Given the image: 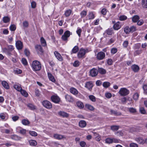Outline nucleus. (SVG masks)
<instances>
[{"label": "nucleus", "mask_w": 147, "mask_h": 147, "mask_svg": "<svg viewBox=\"0 0 147 147\" xmlns=\"http://www.w3.org/2000/svg\"><path fill=\"white\" fill-rule=\"evenodd\" d=\"M32 68L34 71H38L41 68V64L39 61L35 60L33 61L32 64Z\"/></svg>", "instance_id": "nucleus-1"}, {"label": "nucleus", "mask_w": 147, "mask_h": 147, "mask_svg": "<svg viewBox=\"0 0 147 147\" xmlns=\"http://www.w3.org/2000/svg\"><path fill=\"white\" fill-rule=\"evenodd\" d=\"M88 49L85 50L83 48L80 49L77 54L78 57L79 58H83L85 57V54L88 52Z\"/></svg>", "instance_id": "nucleus-2"}, {"label": "nucleus", "mask_w": 147, "mask_h": 147, "mask_svg": "<svg viewBox=\"0 0 147 147\" xmlns=\"http://www.w3.org/2000/svg\"><path fill=\"white\" fill-rule=\"evenodd\" d=\"M14 49L13 46L12 45H9L7 46V48H4L3 49V51L7 55L11 56L12 54L11 52Z\"/></svg>", "instance_id": "nucleus-3"}, {"label": "nucleus", "mask_w": 147, "mask_h": 147, "mask_svg": "<svg viewBox=\"0 0 147 147\" xmlns=\"http://www.w3.org/2000/svg\"><path fill=\"white\" fill-rule=\"evenodd\" d=\"M72 34V33L69 30H66L65 31L64 34L62 36L61 38L64 41H67L68 38H69L70 35Z\"/></svg>", "instance_id": "nucleus-4"}, {"label": "nucleus", "mask_w": 147, "mask_h": 147, "mask_svg": "<svg viewBox=\"0 0 147 147\" xmlns=\"http://www.w3.org/2000/svg\"><path fill=\"white\" fill-rule=\"evenodd\" d=\"M42 104L43 106L47 109H50L52 107V104L48 100H45L43 101Z\"/></svg>", "instance_id": "nucleus-5"}, {"label": "nucleus", "mask_w": 147, "mask_h": 147, "mask_svg": "<svg viewBox=\"0 0 147 147\" xmlns=\"http://www.w3.org/2000/svg\"><path fill=\"white\" fill-rule=\"evenodd\" d=\"M119 93L122 96H125L128 94L129 91L125 88H121L119 92Z\"/></svg>", "instance_id": "nucleus-6"}, {"label": "nucleus", "mask_w": 147, "mask_h": 147, "mask_svg": "<svg viewBox=\"0 0 147 147\" xmlns=\"http://www.w3.org/2000/svg\"><path fill=\"white\" fill-rule=\"evenodd\" d=\"M105 56V53L102 51H100L97 53L96 58L98 60H101L103 59Z\"/></svg>", "instance_id": "nucleus-7"}, {"label": "nucleus", "mask_w": 147, "mask_h": 147, "mask_svg": "<svg viewBox=\"0 0 147 147\" xmlns=\"http://www.w3.org/2000/svg\"><path fill=\"white\" fill-rule=\"evenodd\" d=\"M51 100L56 103H59L60 100V98L57 96L53 95L51 97Z\"/></svg>", "instance_id": "nucleus-8"}, {"label": "nucleus", "mask_w": 147, "mask_h": 147, "mask_svg": "<svg viewBox=\"0 0 147 147\" xmlns=\"http://www.w3.org/2000/svg\"><path fill=\"white\" fill-rule=\"evenodd\" d=\"M58 114L60 116L63 118H68L69 116V114L68 113L62 111H59Z\"/></svg>", "instance_id": "nucleus-9"}, {"label": "nucleus", "mask_w": 147, "mask_h": 147, "mask_svg": "<svg viewBox=\"0 0 147 147\" xmlns=\"http://www.w3.org/2000/svg\"><path fill=\"white\" fill-rule=\"evenodd\" d=\"M90 73L92 77H95L97 75L98 71L97 69L93 68L90 70Z\"/></svg>", "instance_id": "nucleus-10"}, {"label": "nucleus", "mask_w": 147, "mask_h": 147, "mask_svg": "<svg viewBox=\"0 0 147 147\" xmlns=\"http://www.w3.org/2000/svg\"><path fill=\"white\" fill-rule=\"evenodd\" d=\"M16 46L17 49L18 50H21L23 48V44L20 41H17L16 43Z\"/></svg>", "instance_id": "nucleus-11"}, {"label": "nucleus", "mask_w": 147, "mask_h": 147, "mask_svg": "<svg viewBox=\"0 0 147 147\" xmlns=\"http://www.w3.org/2000/svg\"><path fill=\"white\" fill-rule=\"evenodd\" d=\"M35 49L38 54L40 53H42L43 52V49L40 45H36L35 46Z\"/></svg>", "instance_id": "nucleus-12"}, {"label": "nucleus", "mask_w": 147, "mask_h": 147, "mask_svg": "<svg viewBox=\"0 0 147 147\" xmlns=\"http://www.w3.org/2000/svg\"><path fill=\"white\" fill-rule=\"evenodd\" d=\"M131 68L135 72H137L140 69L139 66L136 65H133L131 66Z\"/></svg>", "instance_id": "nucleus-13"}, {"label": "nucleus", "mask_w": 147, "mask_h": 147, "mask_svg": "<svg viewBox=\"0 0 147 147\" xmlns=\"http://www.w3.org/2000/svg\"><path fill=\"white\" fill-rule=\"evenodd\" d=\"M135 140L139 144H143L145 143V140H144L143 138H136Z\"/></svg>", "instance_id": "nucleus-14"}, {"label": "nucleus", "mask_w": 147, "mask_h": 147, "mask_svg": "<svg viewBox=\"0 0 147 147\" xmlns=\"http://www.w3.org/2000/svg\"><path fill=\"white\" fill-rule=\"evenodd\" d=\"M93 86V85L91 81L87 82L85 84V87L89 90L92 89Z\"/></svg>", "instance_id": "nucleus-15"}, {"label": "nucleus", "mask_w": 147, "mask_h": 147, "mask_svg": "<svg viewBox=\"0 0 147 147\" xmlns=\"http://www.w3.org/2000/svg\"><path fill=\"white\" fill-rule=\"evenodd\" d=\"M65 98L67 101L69 102H72L74 101L73 97L69 95L66 94L65 96Z\"/></svg>", "instance_id": "nucleus-16"}, {"label": "nucleus", "mask_w": 147, "mask_h": 147, "mask_svg": "<svg viewBox=\"0 0 147 147\" xmlns=\"http://www.w3.org/2000/svg\"><path fill=\"white\" fill-rule=\"evenodd\" d=\"M54 54L56 58L59 61H62L63 59L61 55L57 51L54 52Z\"/></svg>", "instance_id": "nucleus-17"}, {"label": "nucleus", "mask_w": 147, "mask_h": 147, "mask_svg": "<svg viewBox=\"0 0 147 147\" xmlns=\"http://www.w3.org/2000/svg\"><path fill=\"white\" fill-rule=\"evenodd\" d=\"M121 27V26L120 25V23L119 22L115 24L113 26V29L115 30H118Z\"/></svg>", "instance_id": "nucleus-18"}, {"label": "nucleus", "mask_w": 147, "mask_h": 147, "mask_svg": "<svg viewBox=\"0 0 147 147\" xmlns=\"http://www.w3.org/2000/svg\"><path fill=\"white\" fill-rule=\"evenodd\" d=\"M79 125L80 127L84 128L86 126V123L85 121L81 120L79 122Z\"/></svg>", "instance_id": "nucleus-19"}, {"label": "nucleus", "mask_w": 147, "mask_h": 147, "mask_svg": "<svg viewBox=\"0 0 147 147\" xmlns=\"http://www.w3.org/2000/svg\"><path fill=\"white\" fill-rule=\"evenodd\" d=\"M47 74L49 80L53 82H55V80L52 74L49 72Z\"/></svg>", "instance_id": "nucleus-20"}, {"label": "nucleus", "mask_w": 147, "mask_h": 147, "mask_svg": "<svg viewBox=\"0 0 147 147\" xmlns=\"http://www.w3.org/2000/svg\"><path fill=\"white\" fill-rule=\"evenodd\" d=\"M110 112L111 114L114 115L115 116H120L121 114L120 112H117L116 111H115L112 109H111Z\"/></svg>", "instance_id": "nucleus-21"}, {"label": "nucleus", "mask_w": 147, "mask_h": 147, "mask_svg": "<svg viewBox=\"0 0 147 147\" xmlns=\"http://www.w3.org/2000/svg\"><path fill=\"white\" fill-rule=\"evenodd\" d=\"M70 92L74 95H76L78 94V90L75 88L73 87L71 88L70 89Z\"/></svg>", "instance_id": "nucleus-22"}, {"label": "nucleus", "mask_w": 147, "mask_h": 147, "mask_svg": "<svg viewBox=\"0 0 147 147\" xmlns=\"http://www.w3.org/2000/svg\"><path fill=\"white\" fill-rule=\"evenodd\" d=\"M11 138L12 139L16 140H20L22 138L19 136L16 135H11Z\"/></svg>", "instance_id": "nucleus-23"}, {"label": "nucleus", "mask_w": 147, "mask_h": 147, "mask_svg": "<svg viewBox=\"0 0 147 147\" xmlns=\"http://www.w3.org/2000/svg\"><path fill=\"white\" fill-rule=\"evenodd\" d=\"M54 138L57 139L61 140L63 138H64V136L58 134H55L54 135Z\"/></svg>", "instance_id": "nucleus-24"}, {"label": "nucleus", "mask_w": 147, "mask_h": 147, "mask_svg": "<svg viewBox=\"0 0 147 147\" xmlns=\"http://www.w3.org/2000/svg\"><path fill=\"white\" fill-rule=\"evenodd\" d=\"M5 89H8L9 88V86L8 84L5 81H3L1 83Z\"/></svg>", "instance_id": "nucleus-25"}, {"label": "nucleus", "mask_w": 147, "mask_h": 147, "mask_svg": "<svg viewBox=\"0 0 147 147\" xmlns=\"http://www.w3.org/2000/svg\"><path fill=\"white\" fill-rule=\"evenodd\" d=\"M87 17H88L89 20H92L94 18V15L92 12L91 11L89 13Z\"/></svg>", "instance_id": "nucleus-26"}, {"label": "nucleus", "mask_w": 147, "mask_h": 147, "mask_svg": "<svg viewBox=\"0 0 147 147\" xmlns=\"http://www.w3.org/2000/svg\"><path fill=\"white\" fill-rule=\"evenodd\" d=\"M76 105L77 107L80 109H82L84 107V105L83 103L80 101L77 102Z\"/></svg>", "instance_id": "nucleus-27"}, {"label": "nucleus", "mask_w": 147, "mask_h": 147, "mask_svg": "<svg viewBox=\"0 0 147 147\" xmlns=\"http://www.w3.org/2000/svg\"><path fill=\"white\" fill-rule=\"evenodd\" d=\"M140 19L138 15H135L132 18L133 22L135 23L137 22Z\"/></svg>", "instance_id": "nucleus-28"}, {"label": "nucleus", "mask_w": 147, "mask_h": 147, "mask_svg": "<svg viewBox=\"0 0 147 147\" xmlns=\"http://www.w3.org/2000/svg\"><path fill=\"white\" fill-rule=\"evenodd\" d=\"M142 5L143 8H147V0H142Z\"/></svg>", "instance_id": "nucleus-29"}, {"label": "nucleus", "mask_w": 147, "mask_h": 147, "mask_svg": "<svg viewBox=\"0 0 147 147\" xmlns=\"http://www.w3.org/2000/svg\"><path fill=\"white\" fill-rule=\"evenodd\" d=\"M10 18L8 16L4 17L3 19V21L5 23H6L9 22L10 21Z\"/></svg>", "instance_id": "nucleus-30"}, {"label": "nucleus", "mask_w": 147, "mask_h": 147, "mask_svg": "<svg viewBox=\"0 0 147 147\" xmlns=\"http://www.w3.org/2000/svg\"><path fill=\"white\" fill-rule=\"evenodd\" d=\"M79 50V47L77 46H75L72 50V51L71 53V54L73 53H76Z\"/></svg>", "instance_id": "nucleus-31"}, {"label": "nucleus", "mask_w": 147, "mask_h": 147, "mask_svg": "<svg viewBox=\"0 0 147 147\" xmlns=\"http://www.w3.org/2000/svg\"><path fill=\"white\" fill-rule=\"evenodd\" d=\"M29 143L31 146H34L37 144L36 141L34 140H31L29 141Z\"/></svg>", "instance_id": "nucleus-32"}, {"label": "nucleus", "mask_w": 147, "mask_h": 147, "mask_svg": "<svg viewBox=\"0 0 147 147\" xmlns=\"http://www.w3.org/2000/svg\"><path fill=\"white\" fill-rule=\"evenodd\" d=\"M106 32L108 35H111L113 33V29L112 28H109L106 31Z\"/></svg>", "instance_id": "nucleus-33"}, {"label": "nucleus", "mask_w": 147, "mask_h": 147, "mask_svg": "<svg viewBox=\"0 0 147 147\" xmlns=\"http://www.w3.org/2000/svg\"><path fill=\"white\" fill-rule=\"evenodd\" d=\"M13 87L16 89L18 91H20L22 89L20 85H15L13 86Z\"/></svg>", "instance_id": "nucleus-34"}, {"label": "nucleus", "mask_w": 147, "mask_h": 147, "mask_svg": "<svg viewBox=\"0 0 147 147\" xmlns=\"http://www.w3.org/2000/svg\"><path fill=\"white\" fill-rule=\"evenodd\" d=\"M87 12L86 11L83 10L80 13L81 18H83L85 17L87 15Z\"/></svg>", "instance_id": "nucleus-35"}, {"label": "nucleus", "mask_w": 147, "mask_h": 147, "mask_svg": "<svg viewBox=\"0 0 147 147\" xmlns=\"http://www.w3.org/2000/svg\"><path fill=\"white\" fill-rule=\"evenodd\" d=\"M22 123L24 125H28L30 123V122L27 119H24L22 121Z\"/></svg>", "instance_id": "nucleus-36"}, {"label": "nucleus", "mask_w": 147, "mask_h": 147, "mask_svg": "<svg viewBox=\"0 0 147 147\" xmlns=\"http://www.w3.org/2000/svg\"><path fill=\"white\" fill-rule=\"evenodd\" d=\"M27 106L30 109L32 110H34L36 109V107L32 104H28Z\"/></svg>", "instance_id": "nucleus-37"}, {"label": "nucleus", "mask_w": 147, "mask_h": 147, "mask_svg": "<svg viewBox=\"0 0 147 147\" xmlns=\"http://www.w3.org/2000/svg\"><path fill=\"white\" fill-rule=\"evenodd\" d=\"M98 71L101 74H104L106 73V71L105 69L102 68H98Z\"/></svg>", "instance_id": "nucleus-38"}, {"label": "nucleus", "mask_w": 147, "mask_h": 147, "mask_svg": "<svg viewBox=\"0 0 147 147\" xmlns=\"http://www.w3.org/2000/svg\"><path fill=\"white\" fill-rule=\"evenodd\" d=\"M124 32L126 34H129L130 32V28L128 26H126L124 28Z\"/></svg>", "instance_id": "nucleus-39"}, {"label": "nucleus", "mask_w": 147, "mask_h": 147, "mask_svg": "<svg viewBox=\"0 0 147 147\" xmlns=\"http://www.w3.org/2000/svg\"><path fill=\"white\" fill-rule=\"evenodd\" d=\"M40 42L42 46H45L47 45L46 41L43 37L41 38Z\"/></svg>", "instance_id": "nucleus-40"}, {"label": "nucleus", "mask_w": 147, "mask_h": 147, "mask_svg": "<svg viewBox=\"0 0 147 147\" xmlns=\"http://www.w3.org/2000/svg\"><path fill=\"white\" fill-rule=\"evenodd\" d=\"M85 107L86 108L91 111H93L94 109V107L91 105L89 104H86L85 105Z\"/></svg>", "instance_id": "nucleus-41"}, {"label": "nucleus", "mask_w": 147, "mask_h": 147, "mask_svg": "<svg viewBox=\"0 0 147 147\" xmlns=\"http://www.w3.org/2000/svg\"><path fill=\"white\" fill-rule=\"evenodd\" d=\"M119 128V126L117 125H112L111 127V129L113 131H117Z\"/></svg>", "instance_id": "nucleus-42"}, {"label": "nucleus", "mask_w": 147, "mask_h": 147, "mask_svg": "<svg viewBox=\"0 0 147 147\" xmlns=\"http://www.w3.org/2000/svg\"><path fill=\"white\" fill-rule=\"evenodd\" d=\"M71 13V11L70 9H68L65 11V15L66 17L69 16Z\"/></svg>", "instance_id": "nucleus-43"}, {"label": "nucleus", "mask_w": 147, "mask_h": 147, "mask_svg": "<svg viewBox=\"0 0 147 147\" xmlns=\"http://www.w3.org/2000/svg\"><path fill=\"white\" fill-rule=\"evenodd\" d=\"M20 92L25 97H27L28 96V94L25 90L22 89V90H21Z\"/></svg>", "instance_id": "nucleus-44"}, {"label": "nucleus", "mask_w": 147, "mask_h": 147, "mask_svg": "<svg viewBox=\"0 0 147 147\" xmlns=\"http://www.w3.org/2000/svg\"><path fill=\"white\" fill-rule=\"evenodd\" d=\"M19 132L23 135H24L26 134V130L25 129L21 128L19 130Z\"/></svg>", "instance_id": "nucleus-45"}, {"label": "nucleus", "mask_w": 147, "mask_h": 147, "mask_svg": "<svg viewBox=\"0 0 147 147\" xmlns=\"http://www.w3.org/2000/svg\"><path fill=\"white\" fill-rule=\"evenodd\" d=\"M29 133L30 135L33 136H37V134L35 131H29Z\"/></svg>", "instance_id": "nucleus-46"}, {"label": "nucleus", "mask_w": 147, "mask_h": 147, "mask_svg": "<svg viewBox=\"0 0 147 147\" xmlns=\"http://www.w3.org/2000/svg\"><path fill=\"white\" fill-rule=\"evenodd\" d=\"M111 84L108 82H104L103 84V86L105 88H107L109 87Z\"/></svg>", "instance_id": "nucleus-47"}, {"label": "nucleus", "mask_w": 147, "mask_h": 147, "mask_svg": "<svg viewBox=\"0 0 147 147\" xmlns=\"http://www.w3.org/2000/svg\"><path fill=\"white\" fill-rule=\"evenodd\" d=\"M28 21H24L23 22V25L24 28H26L28 26Z\"/></svg>", "instance_id": "nucleus-48"}, {"label": "nucleus", "mask_w": 147, "mask_h": 147, "mask_svg": "<svg viewBox=\"0 0 147 147\" xmlns=\"http://www.w3.org/2000/svg\"><path fill=\"white\" fill-rule=\"evenodd\" d=\"M89 99L92 102H95L96 100L95 97L92 95H89Z\"/></svg>", "instance_id": "nucleus-49"}, {"label": "nucleus", "mask_w": 147, "mask_h": 147, "mask_svg": "<svg viewBox=\"0 0 147 147\" xmlns=\"http://www.w3.org/2000/svg\"><path fill=\"white\" fill-rule=\"evenodd\" d=\"M127 18V17L125 15H122L119 18V20L121 21H123L126 20Z\"/></svg>", "instance_id": "nucleus-50"}, {"label": "nucleus", "mask_w": 147, "mask_h": 147, "mask_svg": "<svg viewBox=\"0 0 147 147\" xmlns=\"http://www.w3.org/2000/svg\"><path fill=\"white\" fill-rule=\"evenodd\" d=\"M140 112L142 114H145L146 113V111L144 107H140Z\"/></svg>", "instance_id": "nucleus-51"}, {"label": "nucleus", "mask_w": 147, "mask_h": 147, "mask_svg": "<svg viewBox=\"0 0 147 147\" xmlns=\"http://www.w3.org/2000/svg\"><path fill=\"white\" fill-rule=\"evenodd\" d=\"M105 142L107 143L111 144L113 143L112 139L108 138L105 140Z\"/></svg>", "instance_id": "nucleus-52"}, {"label": "nucleus", "mask_w": 147, "mask_h": 147, "mask_svg": "<svg viewBox=\"0 0 147 147\" xmlns=\"http://www.w3.org/2000/svg\"><path fill=\"white\" fill-rule=\"evenodd\" d=\"M80 65V62L78 61H76L73 63V65L74 67H77L78 66Z\"/></svg>", "instance_id": "nucleus-53"}, {"label": "nucleus", "mask_w": 147, "mask_h": 147, "mask_svg": "<svg viewBox=\"0 0 147 147\" xmlns=\"http://www.w3.org/2000/svg\"><path fill=\"white\" fill-rule=\"evenodd\" d=\"M143 88L144 90V93L147 95V85H144L143 86Z\"/></svg>", "instance_id": "nucleus-54"}, {"label": "nucleus", "mask_w": 147, "mask_h": 147, "mask_svg": "<svg viewBox=\"0 0 147 147\" xmlns=\"http://www.w3.org/2000/svg\"><path fill=\"white\" fill-rule=\"evenodd\" d=\"M107 12V10L105 8H103L101 11V14L103 15H105L106 14Z\"/></svg>", "instance_id": "nucleus-55"}, {"label": "nucleus", "mask_w": 147, "mask_h": 147, "mask_svg": "<svg viewBox=\"0 0 147 147\" xmlns=\"http://www.w3.org/2000/svg\"><path fill=\"white\" fill-rule=\"evenodd\" d=\"M129 111L131 113H135L136 112V109L132 107L130 108L129 109Z\"/></svg>", "instance_id": "nucleus-56"}, {"label": "nucleus", "mask_w": 147, "mask_h": 147, "mask_svg": "<svg viewBox=\"0 0 147 147\" xmlns=\"http://www.w3.org/2000/svg\"><path fill=\"white\" fill-rule=\"evenodd\" d=\"M16 27L14 24L11 25L10 26V29L11 31H14L16 30Z\"/></svg>", "instance_id": "nucleus-57"}, {"label": "nucleus", "mask_w": 147, "mask_h": 147, "mask_svg": "<svg viewBox=\"0 0 147 147\" xmlns=\"http://www.w3.org/2000/svg\"><path fill=\"white\" fill-rule=\"evenodd\" d=\"M115 134L118 136H122L123 135V133L121 131H117L115 133Z\"/></svg>", "instance_id": "nucleus-58"}, {"label": "nucleus", "mask_w": 147, "mask_h": 147, "mask_svg": "<svg viewBox=\"0 0 147 147\" xmlns=\"http://www.w3.org/2000/svg\"><path fill=\"white\" fill-rule=\"evenodd\" d=\"M130 32H133L136 30V27L133 26L130 28Z\"/></svg>", "instance_id": "nucleus-59"}, {"label": "nucleus", "mask_w": 147, "mask_h": 147, "mask_svg": "<svg viewBox=\"0 0 147 147\" xmlns=\"http://www.w3.org/2000/svg\"><path fill=\"white\" fill-rule=\"evenodd\" d=\"M138 94L137 93H136L134 94L133 96V98L134 100H137L138 99Z\"/></svg>", "instance_id": "nucleus-60"}, {"label": "nucleus", "mask_w": 147, "mask_h": 147, "mask_svg": "<svg viewBox=\"0 0 147 147\" xmlns=\"http://www.w3.org/2000/svg\"><path fill=\"white\" fill-rule=\"evenodd\" d=\"M24 53L27 56H28L30 54V52L29 51L26 49H25L24 51Z\"/></svg>", "instance_id": "nucleus-61"}, {"label": "nucleus", "mask_w": 147, "mask_h": 147, "mask_svg": "<svg viewBox=\"0 0 147 147\" xmlns=\"http://www.w3.org/2000/svg\"><path fill=\"white\" fill-rule=\"evenodd\" d=\"M113 62L112 60L111 59H108L107 61V63L109 65H112Z\"/></svg>", "instance_id": "nucleus-62"}, {"label": "nucleus", "mask_w": 147, "mask_h": 147, "mask_svg": "<svg viewBox=\"0 0 147 147\" xmlns=\"http://www.w3.org/2000/svg\"><path fill=\"white\" fill-rule=\"evenodd\" d=\"M14 71L15 73L16 74H21L22 72V71L20 70L19 69H14Z\"/></svg>", "instance_id": "nucleus-63"}, {"label": "nucleus", "mask_w": 147, "mask_h": 147, "mask_svg": "<svg viewBox=\"0 0 147 147\" xmlns=\"http://www.w3.org/2000/svg\"><path fill=\"white\" fill-rule=\"evenodd\" d=\"M144 23L143 20H138L137 22V24L138 26H141Z\"/></svg>", "instance_id": "nucleus-64"}]
</instances>
